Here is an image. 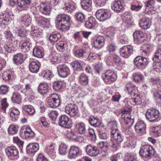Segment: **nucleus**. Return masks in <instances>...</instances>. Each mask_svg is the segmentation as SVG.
Wrapping results in <instances>:
<instances>
[{
    "label": "nucleus",
    "mask_w": 161,
    "mask_h": 161,
    "mask_svg": "<svg viewBox=\"0 0 161 161\" xmlns=\"http://www.w3.org/2000/svg\"><path fill=\"white\" fill-rule=\"evenodd\" d=\"M47 100L48 106L52 108L58 107L60 104V97L55 93L51 94Z\"/></svg>",
    "instance_id": "nucleus-5"
},
{
    "label": "nucleus",
    "mask_w": 161,
    "mask_h": 161,
    "mask_svg": "<svg viewBox=\"0 0 161 161\" xmlns=\"http://www.w3.org/2000/svg\"><path fill=\"white\" fill-rule=\"evenodd\" d=\"M111 136L112 138H114V140L117 142L122 143L124 140L123 135L117 129H113L111 131Z\"/></svg>",
    "instance_id": "nucleus-19"
},
{
    "label": "nucleus",
    "mask_w": 161,
    "mask_h": 161,
    "mask_svg": "<svg viewBox=\"0 0 161 161\" xmlns=\"http://www.w3.org/2000/svg\"><path fill=\"white\" fill-rule=\"evenodd\" d=\"M90 124L94 127H97L100 125L101 122L100 120L94 116H91L89 119Z\"/></svg>",
    "instance_id": "nucleus-45"
},
{
    "label": "nucleus",
    "mask_w": 161,
    "mask_h": 161,
    "mask_svg": "<svg viewBox=\"0 0 161 161\" xmlns=\"http://www.w3.org/2000/svg\"><path fill=\"white\" fill-rule=\"evenodd\" d=\"M97 19L101 21H103L111 16L110 11L107 9H101L97 10L96 13Z\"/></svg>",
    "instance_id": "nucleus-6"
},
{
    "label": "nucleus",
    "mask_w": 161,
    "mask_h": 161,
    "mask_svg": "<svg viewBox=\"0 0 161 161\" xmlns=\"http://www.w3.org/2000/svg\"><path fill=\"white\" fill-rule=\"evenodd\" d=\"M121 143L114 140H111L109 142V145L115 150H118L121 147Z\"/></svg>",
    "instance_id": "nucleus-47"
},
{
    "label": "nucleus",
    "mask_w": 161,
    "mask_h": 161,
    "mask_svg": "<svg viewBox=\"0 0 161 161\" xmlns=\"http://www.w3.org/2000/svg\"><path fill=\"white\" fill-rule=\"evenodd\" d=\"M19 111L17 108H14L12 110L10 114L11 119L13 121H16L19 118Z\"/></svg>",
    "instance_id": "nucleus-38"
},
{
    "label": "nucleus",
    "mask_w": 161,
    "mask_h": 161,
    "mask_svg": "<svg viewBox=\"0 0 161 161\" xmlns=\"http://www.w3.org/2000/svg\"><path fill=\"white\" fill-rule=\"evenodd\" d=\"M76 128L79 133L81 134H84L86 131V126L83 122L76 124Z\"/></svg>",
    "instance_id": "nucleus-39"
},
{
    "label": "nucleus",
    "mask_w": 161,
    "mask_h": 161,
    "mask_svg": "<svg viewBox=\"0 0 161 161\" xmlns=\"http://www.w3.org/2000/svg\"><path fill=\"white\" fill-rule=\"evenodd\" d=\"M15 76L14 71L10 70H7L3 73L2 78L3 80L8 82L14 78Z\"/></svg>",
    "instance_id": "nucleus-22"
},
{
    "label": "nucleus",
    "mask_w": 161,
    "mask_h": 161,
    "mask_svg": "<svg viewBox=\"0 0 161 161\" xmlns=\"http://www.w3.org/2000/svg\"><path fill=\"white\" fill-rule=\"evenodd\" d=\"M146 124L143 121H138L135 126L136 131L139 133H143L145 131Z\"/></svg>",
    "instance_id": "nucleus-21"
},
{
    "label": "nucleus",
    "mask_w": 161,
    "mask_h": 161,
    "mask_svg": "<svg viewBox=\"0 0 161 161\" xmlns=\"http://www.w3.org/2000/svg\"><path fill=\"white\" fill-rule=\"evenodd\" d=\"M37 90L40 94L43 95L46 94L48 91L47 85L46 83H40L38 87Z\"/></svg>",
    "instance_id": "nucleus-35"
},
{
    "label": "nucleus",
    "mask_w": 161,
    "mask_h": 161,
    "mask_svg": "<svg viewBox=\"0 0 161 161\" xmlns=\"http://www.w3.org/2000/svg\"><path fill=\"white\" fill-rule=\"evenodd\" d=\"M42 75L43 77L45 79L49 80L53 76L52 73L49 70H44L42 73Z\"/></svg>",
    "instance_id": "nucleus-55"
},
{
    "label": "nucleus",
    "mask_w": 161,
    "mask_h": 161,
    "mask_svg": "<svg viewBox=\"0 0 161 161\" xmlns=\"http://www.w3.org/2000/svg\"><path fill=\"white\" fill-rule=\"evenodd\" d=\"M86 53V50L84 49L75 51L74 53L75 55L79 58L83 57Z\"/></svg>",
    "instance_id": "nucleus-60"
},
{
    "label": "nucleus",
    "mask_w": 161,
    "mask_h": 161,
    "mask_svg": "<svg viewBox=\"0 0 161 161\" xmlns=\"http://www.w3.org/2000/svg\"><path fill=\"white\" fill-rule=\"evenodd\" d=\"M75 17L77 21L81 23L84 22L86 20V16L80 11L77 12L75 14Z\"/></svg>",
    "instance_id": "nucleus-40"
},
{
    "label": "nucleus",
    "mask_w": 161,
    "mask_h": 161,
    "mask_svg": "<svg viewBox=\"0 0 161 161\" xmlns=\"http://www.w3.org/2000/svg\"><path fill=\"white\" fill-rule=\"evenodd\" d=\"M155 3L154 0H148L145 3V6L146 7V9L148 7L150 8V10H154Z\"/></svg>",
    "instance_id": "nucleus-49"
},
{
    "label": "nucleus",
    "mask_w": 161,
    "mask_h": 161,
    "mask_svg": "<svg viewBox=\"0 0 161 161\" xmlns=\"http://www.w3.org/2000/svg\"><path fill=\"white\" fill-rule=\"evenodd\" d=\"M115 31V29L114 28H110L107 30L105 35L107 37H109L110 39L112 40L114 37Z\"/></svg>",
    "instance_id": "nucleus-50"
},
{
    "label": "nucleus",
    "mask_w": 161,
    "mask_h": 161,
    "mask_svg": "<svg viewBox=\"0 0 161 161\" xmlns=\"http://www.w3.org/2000/svg\"><path fill=\"white\" fill-rule=\"evenodd\" d=\"M111 8L112 10L116 12H119L123 8L121 2L119 0L115 1L112 3Z\"/></svg>",
    "instance_id": "nucleus-31"
},
{
    "label": "nucleus",
    "mask_w": 161,
    "mask_h": 161,
    "mask_svg": "<svg viewBox=\"0 0 161 161\" xmlns=\"http://www.w3.org/2000/svg\"><path fill=\"white\" fill-rule=\"evenodd\" d=\"M55 148V144L52 143L49 146L47 147L46 149V152L49 155L53 154L54 152Z\"/></svg>",
    "instance_id": "nucleus-63"
},
{
    "label": "nucleus",
    "mask_w": 161,
    "mask_h": 161,
    "mask_svg": "<svg viewBox=\"0 0 161 161\" xmlns=\"http://www.w3.org/2000/svg\"><path fill=\"white\" fill-rule=\"evenodd\" d=\"M86 152L89 155L96 157L100 153V150L98 147L91 145H87L86 147Z\"/></svg>",
    "instance_id": "nucleus-16"
},
{
    "label": "nucleus",
    "mask_w": 161,
    "mask_h": 161,
    "mask_svg": "<svg viewBox=\"0 0 161 161\" xmlns=\"http://www.w3.org/2000/svg\"><path fill=\"white\" fill-rule=\"evenodd\" d=\"M39 12L44 15H48L50 12L49 4L46 3L42 2L38 6Z\"/></svg>",
    "instance_id": "nucleus-18"
},
{
    "label": "nucleus",
    "mask_w": 161,
    "mask_h": 161,
    "mask_svg": "<svg viewBox=\"0 0 161 161\" xmlns=\"http://www.w3.org/2000/svg\"><path fill=\"white\" fill-rule=\"evenodd\" d=\"M33 54L34 56L38 58H41L43 56V53L39 48L35 47L33 49Z\"/></svg>",
    "instance_id": "nucleus-51"
},
{
    "label": "nucleus",
    "mask_w": 161,
    "mask_h": 161,
    "mask_svg": "<svg viewBox=\"0 0 161 161\" xmlns=\"http://www.w3.org/2000/svg\"><path fill=\"white\" fill-rule=\"evenodd\" d=\"M133 47L130 45L125 46L120 48L119 53L123 57L127 58L133 53Z\"/></svg>",
    "instance_id": "nucleus-13"
},
{
    "label": "nucleus",
    "mask_w": 161,
    "mask_h": 161,
    "mask_svg": "<svg viewBox=\"0 0 161 161\" xmlns=\"http://www.w3.org/2000/svg\"><path fill=\"white\" fill-rule=\"evenodd\" d=\"M39 147V145L37 143H30L26 147V150L28 153H35L38 151Z\"/></svg>",
    "instance_id": "nucleus-24"
},
{
    "label": "nucleus",
    "mask_w": 161,
    "mask_h": 161,
    "mask_svg": "<svg viewBox=\"0 0 161 161\" xmlns=\"http://www.w3.org/2000/svg\"><path fill=\"white\" fill-rule=\"evenodd\" d=\"M131 111V108L130 107L127 109H124L122 111L121 117L123 119L124 123L126 125H132L134 123V118H131L130 114Z\"/></svg>",
    "instance_id": "nucleus-7"
},
{
    "label": "nucleus",
    "mask_w": 161,
    "mask_h": 161,
    "mask_svg": "<svg viewBox=\"0 0 161 161\" xmlns=\"http://www.w3.org/2000/svg\"><path fill=\"white\" fill-rule=\"evenodd\" d=\"M4 48L6 51L8 53H11L12 51H14L13 44L10 40L9 42H6L5 45L4 46Z\"/></svg>",
    "instance_id": "nucleus-54"
},
{
    "label": "nucleus",
    "mask_w": 161,
    "mask_h": 161,
    "mask_svg": "<svg viewBox=\"0 0 161 161\" xmlns=\"http://www.w3.org/2000/svg\"><path fill=\"white\" fill-rule=\"evenodd\" d=\"M1 108L2 109L5 111L6 109L9 106L8 103L7 102L6 98H3L0 101Z\"/></svg>",
    "instance_id": "nucleus-62"
},
{
    "label": "nucleus",
    "mask_w": 161,
    "mask_h": 161,
    "mask_svg": "<svg viewBox=\"0 0 161 161\" xmlns=\"http://www.w3.org/2000/svg\"><path fill=\"white\" fill-rule=\"evenodd\" d=\"M78 81L82 85L87 86L88 84V77L85 74L82 73L80 75L78 79Z\"/></svg>",
    "instance_id": "nucleus-36"
},
{
    "label": "nucleus",
    "mask_w": 161,
    "mask_h": 161,
    "mask_svg": "<svg viewBox=\"0 0 161 161\" xmlns=\"http://www.w3.org/2000/svg\"><path fill=\"white\" fill-rule=\"evenodd\" d=\"M22 109L24 111L29 115L33 114L35 111L33 107L30 105H23Z\"/></svg>",
    "instance_id": "nucleus-42"
},
{
    "label": "nucleus",
    "mask_w": 161,
    "mask_h": 161,
    "mask_svg": "<svg viewBox=\"0 0 161 161\" xmlns=\"http://www.w3.org/2000/svg\"><path fill=\"white\" fill-rule=\"evenodd\" d=\"M102 78L106 83L114 82L117 78V76L114 72L111 69H108L102 74Z\"/></svg>",
    "instance_id": "nucleus-3"
},
{
    "label": "nucleus",
    "mask_w": 161,
    "mask_h": 161,
    "mask_svg": "<svg viewBox=\"0 0 161 161\" xmlns=\"http://www.w3.org/2000/svg\"><path fill=\"white\" fill-rule=\"evenodd\" d=\"M81 151L78 147L72 146L69 149L68 156L70 158H75L81 153Z\"/></svg>",
    "instance_id": "nucleus-17"
},
{
    "label": "nucleus",
    "mask_w": 161,
    "mask_h": 161,
    "mask_svg": "<svg viewBox=\"0 0 161 161\" xmlns=\"http://www.w3.org/2000/svg\"><path fill=\"white\" fill-rule=\"evenodd\" d=\"M152 131L155 135L159 136L161 135V126H158L153 127L152 128Z\"/></svg>",
    "instance_id": "nucleus-64"
},
{
    "label": "nucleus",
    "mask_w": 161,
    "mask_h": 161,
    "mask_svg": "<svg viewBox=\"0 0 161 161\" xmlns=\"http://www.w3.org/2000/svg\"><path fill=\"white\" fill-rule=\"evenodd\" d=\"M97 24V22L96 19L93 17H89L88 20L85 23L86 27L89 29H92Z\"/></svg>",
    "instance_id": "nucleus-32"
},
{
    "label": "nucleus",
    "mask_w": 161,
    "mask_h": 161,
    "mask_svg": "<svg viewBox=\"0 0 161 161\" xmlns=\"http://www.w3.org/2000/svg\"><path fill=\"white\" fill-rule=\"evenodd\" d=\"M5 152L7 155L8 157L17 156L19 154L18 150L14 146L7 147L5 149Z\"/></svg>",
    "instance_id": "nucleus-25"
},
{
    "label": "nucleus",
    "mask_w": 161,
    "mask_h": 161,
    "mask_svg": "<svg viewBox=\"0 0 161 161\" xmlns=\"http://www.w3.org/2000/svg\"><path fill=\"white\" fill-rule=\"evenodd\" d=\"M11 100L14 103H19L21 101V97L20 94L17 92H14L12 95Z\"/></svg>",
    "instance_id": "nucleus-37"
},
{
    "label": "nucleus",
    "mask_w": 161,
    "mask_h": 161,
    "mask_svg": "<svg viewBox=\"0 0 161 161\" xmlns=\"http://www.w3.org/2000/svg\"><path fill=\"white\" fill-rule=\"evenodd\" d=\"M117 47L116 44L113 43H109L107 47V50L110 53H114L116 50Z\"/></svg>",
    "instance_id": "nucleus-57"
},
{
    "label": "nucleus",
    "mask_w": 161,
    "mask_h": 161,
    "mask_svg": "<svg viewBox=\"0 0 161 161\" xmlns=\"http://www.w3.org/2000/svg\"><path fill=\"white\" fill-rule=\"evenodd\" d=\"M24 56L21 53H17L13 57V62L17 65L22 64L25 60Z\"/></svg>",
    "instance_id": "nucleus-28"
},
{
    "label": "nucleus",
    "mask_w": 161,
    "mask_h": 161,
    "mask_svg": "<svg viewBox=\"0 0 161 161\" xmlns=\"http://www.w3.org/2000/svg\"><path fill=\"white\" fill-rule=\"evenodd\" d=\"M132 77L133 81L139 83L144 79V76L138 72L133 73Z\"/></svg>",
    "instance_id": "nucleus-43"
},
{
    "label": "nucleus",
    "mask_w": 161,
    "mask_h": 161,
    "mask_svg": "<svg viewBox=\"0 0 161 161\" xmlns=\"http://www.w3.org/2000/svg\"><path fill=\"white\" fill-rule=\"evenodd\" d=\"M97 146L101 149L102 151L105 153L107 152L108 147L107 143L104 142H100L98 143Z\"/></svg>",
    "instance_id": "nucleus-56"
},
{
    "label": "nucleus",
    "mask_w": 161,
    "mask_h": 161,
    "mask_svg": "<svg viewBox=\"0 0 161 161\" xmlns=\"http://www.w3.org/2000/svg\"><path fill=\"white\" fill-rule=\"evenodd\" d=\"M61 37V35L58 33L51 35L49 37L50 41L53 42L57 41Z\"/></svg>",
    "instance_id": "nucleus-61"
},
{
    "label": "nucleus",
    "mask_w": 161,
    "mask_h": 161,
    "mask_svg": "<svg viewBox=\"0 0 161 161\" xmlns=\"http://www.w3.org/2000/svg\"><path fill=\"white\" fill-rule=\"evenodd\" d=\"M126 91H127L128 93L130 95L135 96L136 94L137 91L136 86L130 82L127 83L126 85Z\"/></svg>",
    "instance_id": "nucleus-27"
},
{
    "label": "nucleus",
    "mask_w": 161,
    "mask_h": 161,
    "mask_svg": "<svg viewBox=\"0 0 161 161\" xmlns=\"http://www.w3.org/2000/svg\"><path fill=\"white\" fill-rule=\"evenodd\" d=\"M154 149L151 145H145L141 146L139 153L143 158H150L154 154Z\"/></svg>",
    "instance_id": "nucleus-2"
},
{
    "label": "nucleus",
    "mask_w": 161,
    "mask_h": 161,
    "mask_svg": "<svg viewBox=\"0 0 161 161\" xmlns=\"http://www.w3.org/2000/svg\"><path fill=\"white\" fill-rule=\"evenodd\" d=\"M65 110V113L71 116L76 115L78 112L77 107L73 104H69L67 105Z\"/></svg>",
    "instance_id": "nucleus-15"
},
{
    "label": "nucleus",
    "mask_w": 161,
    "mask_h": 161,
    "mask_svg": "<svg viewBox=\"0 0 161 161\" xmlns=\"http://www.w3.org/2000/svg\"><path fill=\"white\" fill-rule=\"evenodd\" d=\"M21 136L25 138L32 137L34 135V132L31 130L29 126H23L20 131Z\"/></svg>",
    "instance_id": "nucleus-14"
},
{
    "label": "nucleus",
    "mask_w": 161,
    "mask_h": 161,
    "mask_svg": "<svg viewBox=\"0 0 161 161\" xmlns=\"http://www.w3.org/2000/svg\"><path fill=\"white\" fill-rule=\"evenodd\" d=\"M58 75L61 77L65 78L70 74L69 67L64 64H60L57 67Z\"/></svg>",
    "instance_id": "nucleus-10"
},
{
    "label": "nucleus",
    "mask_w": 161,
    "mask_h": 161,
    "mask_svg": "<svg viewBox=\"0 0 161 161\" xmlns=\"http://www.w3.org/2000/svg\"><path fill=\"white\" fill-rule=\"evenodd\" d=\"M67 146L64 143L62 142L59 147V153L60 154L65 155L67 152Z\"/></svg>",
    "instance_id": "nucleus-53"
},
{
    "label": "nucleus",
    "mask_w": 161,
    "mask_h": 161,
    "mask_svg": "<svg viewBox=\"0 0 161 161\" xmlns=\"http://www.w3.org/2000/svg\"><path fill=\"white\" fill-rule=\"evenodd\" d=\"M20 21L22 24L26 26H28L31 24V19L29 14H24L21 17Z\"/></svg>",
    "instance_id": "nucleus-33"
},
{
    "label": "nucleus",
    "mask_w": 161,
    "mask_h": 161,
    "mask_svg": "<svg viewBox=\"0 0 161 161\" xmlns=\"http://www.w3.org/2000/svg\"><path fill=\"white\" fill-rule=\"evenodd\" d=\"M153 60L156 62H161V48L158 47L155 52Z\"/></svg>",
    "instance_id": "nucleus-44"
},
{
    "label": "nucleus",
    "mask_w": 161,
    "mask_h": 161,
    "mask_svg": "<svg viewBox=\"0 0 161 161\" xmlns=\"http://www.w3.org/2000/svg\"><path fill=\"white\" fill-rule=\"evenodd\" d=\"M9 87L5 85L0 86V94L2 95L7 94L8 92Z\"/></svg>",
    "instance_id": "nucleus-59"
},
{
    "label": "nucleus",
    "mask_w": 161,
    "mask_h": 161,
    "mask_svg": "<svg viewBox=\"0 0 161 161\" xmlns=\"http://www.w3.org/2000/svg\"><path fill=\"white\" fill-rule=\"evenodd\" d=\"M40 64L37 61H32L29 65V68L31 72L33 73H37L39 69Z\"/></svg>",
    "instance_id": "nucleus-29"
},
{
    "label": "nucleus",
    "mask_w": 161,
    "mask_h": 161,
    "mask_svg": "<svg viewBox=\"0 0 161 161\" xmlns=\"http://www.w3.org/2000/svg\"><path fill=\"white\" fill-rule=\"evenodd\" d=\"M123 24H126L127 26L131 24L130 19L131 15L129 11H127L124 13L122 15Z\"/></svg>",
    "instance_id": "nucleus-30"
},
{
    "label": "nucleus",
    "mask_w": 161,
    "mask_h": 161,
    "mask_svg": "<svg viewBox=\"0 0 161 161\" xmlns=\"http://www.w3.org/2000/svg\"><path fill=\"white\" fill-rule=\"evenodd\" d=\"M35 18H36V20L38 25L42 27H48L49 25V21L47 19L43 17L38 18L37 17H35Z\"/></svg>",
    "instance_id": "nucleus-26"
},
{
    "label": "nucleus",
    "mask_w": 161,
    "mask_h": 161,
    "mask_svg": "<svg viewBox=\"0 0 161 161\" xmlns=\"http://www.w3.org/2000/svg\"><path fill=\"white\" fill-rule=\"evenodd\" d=\"M17 4V6L22 9L27 10L29 9V6L23 0H18Z\"/></svg>",
    "instance_id": "nucleus-52"
},
{
    "label": "nucleus",
    "mask_w": 161,
    "mask_h": 161,
    "mask_svg": "<svg viewBox=\"0 0 161 161\" xmlns=\"http://www.w3.org/2000/svg\"><path fill=\"white\" fill-rule=\"evenodd\" d=\"M32 45L31 41L29 39H27L23 42L21 47V49L22 52L25 53L29 51Z\"/></svg>",
    "instance_id": "nucleus-34"
},
{
    "label": "nucleus",
    "mask_w": 161,
    "mask_h": 161,
    "mask_svg": "<svg viewBox=\"0 0 161 161\" xmlns=\"http://www.w3.org/2000/svg\"><path fill=\"white\" fill-rule=\"evenodd\" d=\"M135 65L140 69L144 68L148 63V60L146 57L142 56L136 57L134 60Z\"/></svg>",
    "instance_id": "nucleus-9"
},
{
    "label": "nucleus",
    "mask_w": 161,
    "mask_h": 161,
    "mask_svg": "<svg viewBox=\"0 0 161 161\" xmlns=\"http://www.w3.org/2000/svg\"><path fill=\"white\" fill-rule=\"evenodd\" d=\"M92 3V0H81L80 4L82 8L87 10L91 7Z\"/></svg>",
    "instance_id": "nucleus-41"
},
{
    "label": "nucleus",
    "mask_w": 161,
    "mask_h": 161,
    "mask_svg": "<svg viewBox=\"0 0 161 161\" xmlns=\"http://www.w3.org/2000/svg\"><path fill=\"white\" fill-rule=\"evenodd\" d=\"M139 25L142 28L148 29L151 25L150 19L145 16H142L139 20Z\"/></svg>",
    "instance_id": "nucleus-20"
},
{
    "label": "nucleus",
    "mask_w": 161,
    "mask_h": 161,
    "mask_svg": "<svg viewBox=\"0 0 161 161\" xmlns=\"http://www.w3.org/2000/svg\"><path fill=\"white\" fill-rule=\"evenodd\" d=\"M159 116V112L155 108H149L146 113V119L150 122L156 121L158 120Z\"/></svg>",
    "instance_id": "nucleus-4"
},
{
    "label": "nucleus",
    "mask_w": 161,
    "mask_h": 161,
    "mask_svg": "<svg viewBox=\"0 0 161 161\" xmlns=\"http://www.w3.org/2000/svg\"><path fill=\"white\" fill-rule=\"evenodd\" d=\"M92 66L94 69L95 73L99 74L103 69V66L101 64L96 63Z\"/></svg>",
    "instance_id": "nucleus-58"
},
{
    "label": "nucleus",
    "mask_w": 161,
    "mask_h": 161,
    "mask_svg": "<svg viewBox=\"0 0 161 161\" xmlns=\"http://www.w3.org/2000/svg\"><path fill=\"white\" fill-rule=\"evenodd\" d=\"M58 124L61 127L69 128L72 127V122L68 116L65 115H62L59 118Z\"/></svg>",
    "instance_id": "nucleus-8"
},
{
    "label": "nucleus",
    "mask_w": 161,
    "mask_h": 161,
    "mask_svg": "<svg viewBox=\"0 0 161 161\" xmlns=\"http://www.w3.org/2000/svg\"><path fill=\"white\" fill-rule=\"evenodd\" d=\"M70 18L65 14H60L56 17L55 20L56 26L62 31L67 30L70 25Z\"/></svg>",
    "instance_id": "nucleus-1"
},
{
    "label": "nucleus",
    "mask_w": 161,
    "mask_h": 161,
    "mask_svg": "<svg viewBox=\"0 0 161 161\" xmlns=\"http://www.w3.org/2000/svg\"><path fill=\"white\" fill-rule=\"evenodd\" d=\"M63 9L68 13H71L75 9L74 5L69 2V0H62L60 2Z\"/></svg>",
    "instance_id": "nucleus-12"
},
{
    "label": "nucleus",
    "mask_w": 161,
    "mask_h": 161,
    "mask_svg": "<svg viewBox=\"0 0 161 161\" xmlns=\"http://www.w3.org/2000/svg\"><path fill=\"white\" fill-rule=\"evenodd\" d=\"M68 45L64 41H60L57 43L56 47L59 51H63L67 48Z\"/></svg>",
    "instance_id": "nucleus-46"
},
{
    "label": "nucleus",
    "mask_w": 161,
    "mask_h": 161,
    "mask_svg": "<svg viewBox=\"0 0 161 161\" xmlns=\"http://www.w3.org/2000/svg\"><path fill=\"white\" fill-rule=\"evenodd\" d=\"M133 36L134 42L137 44L142 43L146 40L145 34L141 31H136L134 32Z\"/></svg>",
    "instance_id": "nucleus-11"
},
{
    "label": "nucleus",
    "mask_w": 161,
    "mask_h": 161,
    "mask_svg": "<svg viewBox=\"0 0 161 161\" xmlns=\"http://www.w3.org/2000/svg\"><path fill=\"white\" fill-rule=\"evenodd\" d=\"M105 38L102 36H99L94 41V45L96 48H100L102 47L104 45Z\"/></svg>",
    "instance_id": "nucleus-23"
},
{
    "label": "nucleus",
    "mask_w": 161,
    "mask_h": 161,
    "mask_svg": "<svg viewBox=\"0 0 161 161\" xmlns=\"http://www.w3.org/2000/svg\"><path fill=\"white\" fill-rule=\"evenodd\" d=\"M64 135L69 138H71L74 139L76 137L75 132L71 129H68L64 132Z\"/></svg>",
    "instance_id": "nucleus-48"
}]
</instances>
